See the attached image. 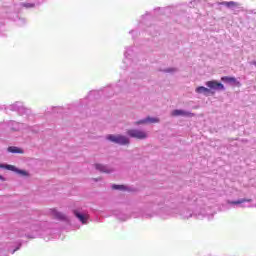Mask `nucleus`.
I'll return each instance as SVG.
<instances>
[{
  "mask_svg": "<svg viewBox=\"0 0 256 256\" xmlns=\"http://www.w3.org/2000/svg\"><path fill=\"white\" fill-rule=\"evenodd\" d=\"M179 214L183 219H190V217H193V211L188 207H184L180 210L179 208L164 206L156 212V215H159L162 219H169V217H175V215Z\"/></svg>",
  "mask_w": 256,
  "mask_h": 256,
  "instance_id": "1",
  "label": "nucleus"
},
{
  "mask_svg": "<svg viewBox=\"0 0 256 256\" xmlns=\"http://www.w3.org/2000/svg\"><path fill=\"white\" fill-rule=\"evenodd\" d=\"M0 109H5L6 112L7 111H14L16 113H18V115H20L21 117H31V115H33V112L31 111L30 108H27L25 106V104L21 101H17L14 104H10V105H3L0 107Z\"/></svg>",
  "mask_w": 256,
  "mask_h": 256,
  "instance_id": "2",
  "label": "nucleus"
},
{
  "mask_svg": "<svg viewBox=\"0 0 256 256\" xmlns=\"http://www.w3.org/2000/svg\"><path fill=\"white\" fill-rule=\"evenodd\" d=\"M30 232L27 230H20L17 232L18 237H27L28 239H35L37 237H43V232H41V226L39 223L32 224L30 227Z\"/></svg>",
  "mask_w": 256,
  "mask_h": 256,
  "instance_id": "3",
  "label": "nucleus"
},
{
  "mask_svg": "<svg viewBox=\"0 0 256 256\" xmlns=\"http://www.w3.org/2000/svg\"><path fill=\"white\" fill-rule=\"evenodd\" d=\"M107 141H110L111 143H115L116 145H129L131 143V140L127 136H123L121 134L114 135V134H108L106 136Z\"/></svg>",
  "mask_w": 256,
  "mask_h": 256,
  "instance_id": "4",
  "label": "nucleus"
},
{
  "mask_svg": "<svg viewBox=\"0 0 256 256\" xmlns=\"http://www.w3.org/2000/svg\"><path fill=\"white\" fill-rule=\"evenodd\" d=\"M73 215L82 223V225H87L89 223V212L85 211L83 209H74L73 210Z\"/></svg>",
  "mask_w": 256,
  "mask_h": 256,
  "instance_id": "5",
  "label": "nucleus"
},
{
  "mask_svg": "<svg viewBox=\"0 0 256 256\" xmlns=\"http://www.w3.org/2000/svg\"><path fill=\"white\" fill-rule=\"evenodd\" d=\"M133 55H134L133 46L126 48L124 52V60H123V63L125 65L123 66L124 69H127V67H131L133 65Z\"/></svg>",
  "mask_w": 256,
  "mask_h": 256,
  "instance_id": "6",
  "label": "nucleus"
},
{
  "mask_svg": "<svg viewBox=\"0 0 256 256\" xmlns=\"http://www.w3.org/2000/svg\"><path fill=\"white\" fill-rule=\"evenodd\" d=\"M125 82L123 80H119V82L113 86L105 89V93H109L106 97H113L114 93H121L123 91V87Z\"/></svg>",
  "mask_w": 256,
  "mask_h": 256,
  "instance_id": "7",
  "label": "nucleus"
},
{
  "mask_svg": "<svg viewBox=\"0 0 256 256\" xmlns=\"http://www.w3.org/2000/svg\"><path fill=\"white\" fill-rule=\"evenodd\" d=\"M0 169H6L7 171H14V173H18V175H22L23 177H27V171L21 170L11 164H0Z\"/></svg>",
  "mask_w": 256,
  "mask_h": 256,
  "instance_id": "8",
  "label": "nucleus"
},
{
  "mask_svg": "<svg viewBox=\"0 0 256 256\" xmlns=\"http://www.w3.org/2000/svg\"><path fill=\"white\" fill-rule=\"evenodd\" d=\"M127 136L131 137L132 139H146L147 134L141 130L137 129H130L127 131Z\"/></svg>",
  "mask_w": 256,
  "mask_h": 256,
  "instance_id": "9",
  "label": "nucleus"
},
{
  "mask_svg": "<svg viewBox=\"0 0 256 256\" xmlns=\"http://www.w3.org/2000/svg\"><path fill=\"white\" fill-rule=\"evenodd\" d=\"M7 125L12 131H21V129H27V124L19 123L13 120H10Z\"/></svg>",
  "mask_w": 256,
  "mask_h": 256,
  "instance_id": "10",
  "label": "nucleus"
},
{
  "mask_svg": "<svg viewBox=\"0 0 256 256\" xmlns=\"http://www.w3.org/2000/svg\"><path fill=\"white\" fill-rule=\"evenodd\" d=\"M172 117H193V113L181 110V109H175L171 112Z\"/></svg>",
  "mask_w": 256,
  "mask_h": 256,
  "instance_id": "11",
  "label": "nucleus"
},
{
  "mask_svg": "<svg viewBox=\"0 0 256 256\" xmlns=\"http://www.w3.org/2000/svg\"><path fill=\"white\" fill-rule=\"evenodd\" d=\"M96 171H100V173H113V168L109 167L108 165L103 164H95Z\"/></svg>",
  "mask_w": 256,
  "mask_h": 256,
  "instance_id": "12",
  "label": "nucleus"
},
{
  "mask_svg": "<svg viewBox=\"0 0 256 256\" xmlns=\"http://www.w3.org/2000/svg\"><path fill=\"white\" fill-rule=\"evenodd\" d=\"M51 215L52 217H54V219H57L58 221H69V219H67V216H65V214L57 211L56 209H52L51 210Z\"/></svg>",
  "mask_w": 256,
  "mask_h": 256,
  "instance_id": "13",
  "label": "nucleus"
},
{
  "mask_svg": "<svg viewBox=\"0 0 256 256\" xmlns=\"http://www.w3.org/2000/svg\"><path fill=\"white\" fill-rule=\"evenodd\" d=\"M154 13H162L163 15H169L170 13H175V7L168 6L166 8H156Z\"/></svg>",
  "mask_w": 256,
  "mask_h": 256,
  "instance_id": "14",
  "label": "nucleus"
},
{
  "mask_svg": "<svg viewBox=\"0 0 256 256\" xmlns=\"http://www.w3.org/2000/svg\"><path fill=\"white\" fill-rule=\"evenodd\" d=\"M207 87H209V89H214V90H220L223 91V89H225V86H223V84L217 82V81H208L206 83Z\"/></svg>",
  "mask_w": 256,
  "mask_h": 256,
  "instance_id": "15",
  "label": "nucleus"
},
{
  "mask_svg": "<svg viewBox=\"0 0 256 256\" xmlns=\"http://www.w3.org/2000/svg\"><path fill=\"white\" fill-rule=\"evenodd\" d=\"M147 123H159V118H155V117H146L142 120H139L136 122V125H145Z\"/></svg>",
  "mask_w": 256,
  "mask_h": 256,
  "instance_id": "16",
  "label": "nucleus"
},
{
  "mask_svg": "<svg viewBox=\"0 0 256 256\" xmlns=\"http://www.w3.org/2000/svg\"><path fill=\"white\" fill-rule=\"evenodd\" d=\"M218 5H224V7H227L228 9H232V7H239V3L235 2V1H223V2H219Z\"/></svg>",
  "mask_w": 256,
  "mask_h": 256,
  "instance_id": "17",
  "label": "nucleus"
},
{
  "mask_svg": "<svg viewBox=\"0 0 256 256\" xmlns=\"http://www.w3.org/2000/svg\"><path fill=\"white\" fill-rule=\"evenodd\" d=\"M7 151L9 153H19L21 155L24 153L23 149H21V148H19L17 146H9Z\"/></svg>",
  "mask_w": 256,
  "mask_h": 256,
  "instance_id": "18",
  "label": "nucleus"
},
{
  "mask_svg": "<svg viewBox=\"0 0 256 256\" xmlns=\"http://www.w3.org/2000/svg\"><path fill=\"white\" fill-rule=\"evenodd\" d=\"M196 93H202L203 95H211V89L200 86L196 88Z\"/></svg>",
  "mask_w": 256,
  "mask_h": 256,
  "instance_id": "19",
  "label": "nucleus"
},
{
  "mask_svg": "<svg viewBox=\"0 0 256 256\" xmlns=\"http://www.w3.org/2000/svg\"><path fill=\"white\" fill-rule=\"evenodd\" d=\"M151 13H149V12H146L145 13V15H142V17H141V20H140V23L141 24H144V25H147V20L148 19H151Z\"/></svg>",
  "mask_w": 256,
  "mask_h": 256,
  "instance_id": "20",
  "label": "nucleus"
},
{
  "mask_svg": "<svg viewBox=\"0 0 256 256\" xmlns=\"http://www.w3.org/2000/svg\"><path fill=\"white\" fill-rule=\"evenodd\" d=\"M230 205H241V203H251V199H240V200H237V201H231L229 202Z\"/></svg>",
  "mask_w": 256,
  "mask_h": 256,
  "instance_id": "21",
  "label": "nucleus"
},
{
  "mask_svg": "<svg viewBox=\"0 0 256 256\" xmlns=\"http://www.w3.org/2000/svg\"><path fill=\"white\" fill-rule=\"evenodd\" d=\"M221 80L225 83H237V78L235 77L224 76L221 78Z\"/></svg>",
  "mask_w": 256,
  "mask_h": 256,
  "instance_id": "22",
  "label": "nucleus"
},
{
  "mask_svg": "<svg viewBox=\"0 0 256 256\" xmlns=\"http://www.w3.org/2000/svg\"><path fill=\"white\" fill-rule=\"evenodd\" d=\"M112 189H114L115 191H127V186L119 185V184H113Z\"/></svg>",
  "mask_w": 256,
  "mask_h": 256,
  "instance_id": "23",
  "label": "nucleus"
},
{
  "mask_svg": "<svg viewBox=\"0 0 256 256\" xmlns=\"http://www.w3.org/2000/svg\"><path fill=\"white\" fill-rule=\"evenodd\" d=\"M113 214L116 215L117 219H119L120 221H127L129 219V216L123 213L114 212Z\"/></svg>",
  "mask_w": 256,
  "mask_h": 256,
  "instance_id": "24",
  "label": "nucleus"
},
{
  "mask_svg": "<svg viewBox=\"0 0 256 256\" xmlns=\"http://www.w3.org/2000/svg\"><path fill=\"white\" fill-rule=\"evenodd\" d=\"M100 93L101 91H97V90L90 91L87 99H95V97H97V95H99Z\"/></svg>",
  "mask_w": 256,
  "mask_h": 256,
  "instance_id": "25",
  "label": "nucleus"
},
{
  "mask_svg": "<svg viewBox=\"0 0 256 256\" xmlns=\"http://www.w3.org/2000/svg\"><path fill=\"white\" fill-rule=\"evenodd\" d=\"M154 215H155V213L149 214V213L143 212V213L141 214V217H143V219H151V217H153Z\"/></svg>",
  "mask_w": 256,
  "mask_h": 256,
  "instance_id": "26",
  "label": "nucleus"
},
{
  "mask_svg": "<svg viewBox=\"0 0 256 256\" xmlns=\"http://www.w3.org/2000/svg\"><path fill=\"white\" fill-rule=\"evenodd\" d=\"M22 7H25L26 9H33L35 7L34 3H22Z\"/></svg>",
  "mask_w": 256,
  "mask_h": 256,
  "instance_id": "27",
  "label": "nucleus"
},
{
  "mask_svg": "<svg viewBox=\"0 0 256 256\" xmlns=\"http://www.w3.org/2000/svg\"><path fill=\"white\" fill-rule=\"evenodd\" d=\"M164 73H177V68H166L163 70Z\"/></svg>",
  "mask_w": 256,
  "mask_h": 256,
  "instance_id": "28",
  "label": "nucleus"
},
{
  "mask_svg": "<svg viewBox=\"0 0 256 256\" xmlns=\"http://www.w3.org/2000/svg\"><path fill=\"white\" fill-rule=\"evenodd\" d=\"M21 249V242H17V247L12 251V255L15 254V251H19Z\"/></svg>",
  "mask_w": 256,
  "mask_h": 256,
  "instance_id": "29",
  "label": "nucleus"
},
{
  "mask_svg": "<svg viewBox=\"0 0 256 256\" xmlns=\"http://www.w3.org/2000/svg\"><path fill=\"white\" fill-rule=\"evenodd\" d=\"M130 35H132V38L135 39V35H137V30H131L130 32Z\"/></svg>",
  "mask_w": 256,
  "mask_h": 256,
  "instance_id": "30",
  "label": "nucleus"
},
{
  "mask_svg": "<svg viewBox=\"0 0 256 256\" xmlns=\"http://www.w3.org/2000/svg\"><path fill=\"white\" fill-rule=\"evenodd\" d=\"M0 181H5V177H3L2 175H0Z\"/></svg>",
  "mask_w": 256,
  "mask_h": 256,
  "instance_id": "31",
  "label": "nucleus"
},
{
  "mask_svg": "<svg viewBox=\"0 0 256 256\" xmlns=\"http://www.w3.org/2000/svg\"><path fill=\"white\" fill-rule=\"evenodd\" d=\"M9 238H10V239H13V234H10V235H9Z\"/></svg>",
  "mask_w": 256,
  "mask_h": 256,
  "instance_id": "32",
  "label": "nucleus"
},
{
  "mask_svg": "<svg viewBox=\"0 0 256 256\" xmlns=\"http://www.w3.org/2000/svg\"><path fill=\"white\" fill-rule=\"evenodd\" d=\"M253 65H255V67H256V61L253 62Z\"/></svg>",
  "mask_w": 256,
  "mask_h": 256,
  "instance_id": "33",
  "label": "nucleus"
},
{
  "mask_svg": "<svg viewBox=\"0 0 256 256\" xmlns=\"http://www.w3.org/2000/svg\"><path fill=\"white\" fill-rule=\"evenodd\" d=\"M153 36H155L156 34L155 33H152Z\"/></svg>",
  "mask_w": 256,
  "mask_h": 256,
  "instance_id": "34",
  "label": "nucleus"
},
{
  "mask_svg": "<svg viewBox=\"0 0 256 256\" xmlns=\"http://www.w3.org/2000/svg\"><path fill=\"white\" fill-rule=\"evenodd\" d=\"M134 217H138V216L134 215Z\"/></svg>",
  "mask_w": 256,
  "mask_h": 256,
  "instance_id": "35",
  "label": "nucleus"
}]
</instances>
